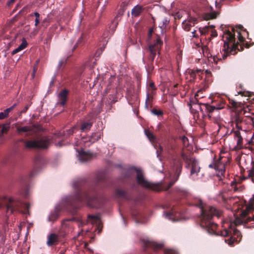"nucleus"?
Returning a JSON list of instances; mask_svg holds the SVG:
<instances>
[{"instance_id": "1", "label": "nucleus", "mask_w": 254, "mask_h": 254, "mask_svg": "<svg viewBox=\"0 0 254 254\" xmlns=\"http://www.w3.org/2000/svg\"><path fill=\"white\" fill-rule=\"evenodd\" d=\"M172 169L174 173L175 180L170 182L167 186H159L151 183L144 179L142 171L139 169L135 168L134 169L136 171L137 175L136 179L138 185L142 187L150 189L152 190L159 191L161 190H167L171 188L177 181L182 171L183 163L182 160L179 158H174L171 163Z\"/></svg>"}, {"instance_id": "2", "label": "nucleus", "mask_w": 254, "mask_h": 254, "mask_svg": "<svg viewBox=\"0 0 254 254\" xmlns=\"http://www.w3.org/2000/svg\"><path fill=\"white\" fill-rule=\"evenodd\" d=\"M234 34L230 31H227L223 35V38H226L224 44V49L225 53L228 55H235L237 53V51H242L244 49L245 45V38L243 37V33L246 32L245 29L242 26H239L238 29L236 30L237 34L238 41L235 42V29H232Z\"/></svg>"}, {"instance_id": "3", "label": "nucleus", "mask_w": 254, "mask_h": 254, "mask_svg": "<svg viewBox=\"0 0 254 254\" xmlns=\"http://www.w3.org/2000/svg\"><path fill=\"white\" fill-rule=\"evenodd\" d=\"M234 34L230 31H227L223 35V38H226L224 44V49L225 53L228 55H235L237 53V51H242L244 49L245 45V38L243 37V33L246 32L245 29L242 26H239L238 29L236 30L237 34L238 41L235 42V29H232Z\"/></svg>"}, {"instance_id": "4", "label": "nucleus", "mask_w": 254, "mask_h": 254, "mask_svg": "<svg viewBox=\"0 0 254 254\" xmlns=\"http://www.w3.org/2000/svg\"><path fill=\"white\" fill-rule=\"evenodd\" d=\"M201 208V216L200 218V225L201 227L205 228L208 233L210 234H215L216 235V229L217 227L216 223L212 221V217L214 216L219 218L222 214V211L216 209L213 206H207L205 208Z\"/></svg>"}, {"instance_id": "5", "label": "nucleus", "mask_w": 254, "mask_h": 254, "mask_svg": "<svg viewBox=\"0 0 254 254\" xmlns=\"http://www.w3.org/2000/svg\"><path fill=\"white\" fill-rule=\"evenodd\" d=\"M169 22V21L167 19H164L162 20L163 25L161 26H159L158 28L155 27L150 29L148 35V39L150 38L153 33H154L156 38L154 43L151 44L149 46V59L153 62L156 55L157 52L159 53V51L163 44V42L160 40V36L162 35L165 32L164 29Z\"/></svg>"}, {"instance_id": "6", "label": "nucleus", "mask_w": 254, "mask_h": 254, "mask_svg": "<svg viewBox=\"0 0 254 254\" xmlns=\"http://www.w3.org/2000/svg\"><path fill=\"white\" fill-rule=\"evenodd\" d=\"M0 197H4L3 200L0 203V209L4 208L6 213L9 212L12 214L15 211L20 210V208L22 207L24 209L23 213L29 215V209H30V204L28 203H22L20 201L14 199L12 198H7L5 196L0 195Z\"/></svg>"}, {"instance_id": "7", "label": "nucleus", "mask_w": 254, "mask_h": 254, "mask_svg": "<svg viewBox=\"0 0 254 254\" xmlns=\"http://www.w3.org/2000/svg\"><path fill=\"white\" fill-rule=\"evenodd\" d=\"M142 243L144 246V250L151 249L154 252H158L164 250V254H177V252L171 249H165L164 244L162 243H158L155 241H151L148 240L142 239Z\"/></svg>"}, {"instance_id": "8", "label": "nucleus", "mask_w": 254, "mask_h": 254, "mask_svg": "<svg viewBox=\"0 0 254 254\" xmlns=\"http://www.w3.org/2000/svg\"><path fill=\"white\" fill-rule=\"evenodd\" d=\"M27 148H47L49 145L50 140L46 137H37L35 139L24 141Z\"/></svg>"}, {"instance_id": "9", "label": "nucleus", "mask_w": 254, "mask_h": 254, "mask_svg": "<svg viewBox=\"0 0 254 254\" xmlns=\"http://www.w3.org/2000/svg\"><path fill=\"white\" fill-rule=\"evenodd\" d=\"M234 223L236 225L244 224L247 225V227L254 228V215L250 216L246 210L244 211L240 217L235 218Z\"/></svg>"}, {"instance_id": "10", "label": "nucleus", "mask_w": 254, "mask_h": 254, "mask_svg": "<svg viewBox=\"0 0 254 254\" xmlns=\"http://www.w3.org/2000/svg\"><path fill=\"white\" fill-rule=\"evenodd\" d=\"M200 92V90L197 91V92L195 94L194 97L190 98V101L188 103V105L189 106L190 108H192V106H194V105L202 104L205 106L207 111L209 113H211L215 110H218L223 108V106L217 107L215 106H211L208 103H201L199 101V96Z\"/></svg>"}, {"instance_id": "11", "label": "nucleus", "mask_w": 254, "mask_h": 254, "mask_svg": "<svg viewBox=\"0 0 254 254\" xmlns=\"http://www.w3.org/2000/svg\"><path fill=\"white\" fill-rule=\"evenodd\" d=\"M181 157L187 164L186 167L187 168H189L191 166L190 175L197 174L199 172L200 167L198 166V163L195 159L187 155L183 152L181 153Z\"/></svg>"}, {"instance_id": "12", "label": "nucleus", "mask_w": 254, "mask_h": 254, "mask_svg": "<svg viewBox=\"0 0 254 254\" xmlns=\"http://www.w3.org/2000/svg\"><path fill=\"white\" fill-rule=\"evenodd\" d=\"M94 198H91L86 192H80L76 197V200L79 201H86L88 205Z\"/></svg>"}, {"instance_id": "13", "label": "nucleus", "mask_w": 254, "mask_h": 254, "mask_svg": "<svg viewBox=\"0 0 254 254\" xmlns=\"http://www.w3.org/2000/svg\"><path fill=\"white\" fill-rule=\"evenodd\" d=\"M197 22V20L196 18H191L189 20L183 22V27L186 31H189L190 30V27L194 26Z\"/></svg>"}, {"instance_id": "14", "label": "nucleus", "mask_w": 254, "mask_h": 254, "mask_svg": "<svg viewBox=\"0 0 254 254\" xmlns=\"http://www.w3.org/2000/svg\"><path fill=\"white\" fill-rule=\"evenodd\" d=\"M221 160L222 158H220L215 162L214 169L222 175L225 171V165Z\"/></svg>"}, {"instance_id": "15", "label": "nucleus", "mask_w": 254, "mask_h": 254, "mask_svg": "<svg viewBox=\"0 0 254 254\" xmlns=\"http://www.w3.org/2000/svg\"><path fill=\"white\" fill-rule=\"evenodd\" d=\"M218 15L219 12L213 11L204 13L202 17L204 20H208L216 18Z\"/></svg>"}, {"instance_id": "16", "label": "nucleus", "mask_w": 254, "mask_h": 254, "mask_svg": "<svg viewBox=\"0 0 254 254\" xmlns=\"http://www.w3.org/2000/svg\"><path fill=\"white\" fill-rule=\"evenodd\" d=\"M68 91L66 90H62L59 95V98L60 100V102L59 104L61 106H64L66 102L67 99Z\"/></svg>"}, {"instance_id": "17", "label": "nucleus", "mask_w": 254, "mask_h": 254, "mask_svg": "<svg viewBox=\"0 0 254 254\" xmlns=\"http://www.w3.org/2000/svg\"><path fill=\"white\" fill-rule=\"evenodd\" d=\"M91 157L90 154L84 151H81L78 154L79 160L81 162L89 161Z\"/></svg>"}, {"instance_id": "18", "label": "nucleus", "mask_w": 254, "mask_h": 254, "mask_svg": "<svg viewBox=\"0 0 254 254\" xmlns=\"http://www.w3.org/2000/svg\"><path fill=\"white\" fill-rule=\"evenodd\" d=\"M143 9L144 8L142 6L137 5L132 9L131 14L135 17H137L141 14Z\"/></svg>"}, {"instance_id": "19", "label": "nucleus", "mask_w": 254, "mask_h": 254, "mask_svg": "<svg viewBox=\"0 0 254 254\" xmlns=\"http://www.w3.org/2000/svg\"><path fill=\"white\" fill-rule=\"evenodd\" d=\"M233 135L234 138L237 142V146L239 148H241L243 144V138L241 135L240 132L239 130L234 131Z\"/></svg>"}, {"instance_id": "20", "label": "nucleus", "mask_w": 254, "mask_h": 254, "mask_svg": "<svg viewBox=\"0 0 254 254\" xmlns=\"http://www.w3.org/2000/svg\"><path fill=\"white\" fill-rule=\"evenodd\" d=\"M201 104L194 105V106H192V108H190V112L194 114V116L196 115L197 117L198 116V111H201V108L200 107Z\"/></svg>"}, {"instance_id": "21", "label": "nucleus", "mask_w": 254, "mask_h": 254, "mask_svg": "<svg viewBox=\"0 0 254 254\" xmlns=\"http://www.w3.org/2000/svg\"><path fill=\"white\" fill-rule=\"evenodd\" d=\"M16 127L17 131L19 133H20L22 132H30L32 130V127L28 126H25L23 127L17 126Z\"/></svg>"}, {"instance_id": "22", "label": "nucleus", "mask_w": 254, "mask_h": 254, "mask_svg": "<svg viewBox=\"0 0 254 254\" xmlns=\"http://www.w3.org/2000/svg\"><path fill=\"white\" fill-rule=\"evenodd\" d=\"M87 221L92 224L100 222V218L98 216L88 215Z\"/></svg>"}, {"instance_id": "23", "label": "nucleus", "mask_w": 254, "mask_h": 254, "mask_svg": "<svg viewBox=\"0 0 254 254\" xmlns=\"http://www.w3.org/2000/svg\"><path fill=\"white\" fill-rule=\"evenodd\" d=\"M9 129V126L8 124L0 125V135L6 133L8 131Z\"/></svg>"}, {"instance_id": "24", "label": "nucleus", "mask_w": 254, "mask_h": 254, "mask_svg": "<svg viewBox=\"0 0 254 254\" xmlns=\"http://www.w3.org/2000/svg\"><path fill=\"white\" fill-rule=\"evenodd\" d=\"M92 123L87 122V123H83L81 126V131H85L89 130L90 129L91 127H92Z\"/></svg>"}, {"instance_id": "25", "label": "nucleus", "mask_w": 254, "mask_h": 254, "mask_svg": "<svg viewBox=\"0 0 254 254\" xmlns=\"http://www.w3.org/2000/svg\"><path fill=\"white\" fill-rule=\"evenodd\" d=\"M145 133L147 137L151 141H153L155 140V137L153 133L149 130H145Z\"/></svg>"}, {"instance_id": "26", "label": "nucleus", "mask_w": 254, "mask_h": 254, "mask_svg": "<svg viewBox=\"0 0 254 254\" xmlns=\"http://www.w3.org/2000/svg\"><path fill=\"white\" fill-rule=\"evenodd\" d=\"M76 128L75 127H73L68 130H66V133H64V131H63L62 132H60V134H59V136H62V135H67V136H69L71 134H73V133L74 132V129Z\"/></svg>"}, {"instance_id": "27", "label": "nucleus", "mask_w": 254, "mask_h": 254, "mask_svg": "<svg viewBox=\"0 0 254 254\" xmlns=\"http://www.w3.org/2000/svg\"><path fill=\"white\" fill-rule=\"evenodd\" d=\"M238 239H225V242L227 243L230 246L233 247L235 244H238L240 241H238Z\"/></svg>"}, {"instance_id": "28", "label": "nucleus", "mask_w": 254, "mask_h": 254, "mask_svg": "<svg viewBox=\"0 0 254 254\" xmlns=\"http://www.w3.org/2000/svg\"><path fill=\"white\" fill-rule=\"evenodd\" d=\"M59 239H48L47 242V244L49 246H55L58 244L59 242Z\"/></svg>"}, {"instance_id": "29", "label": "nucleus", "mask_w": 254, "mask_h": 254, "mask_svg": "<svg viewBox=\"0 0 254 254\" xmlns=\"http://www.w3.org/2000/svg\"><path fill=\"white\" fill-rule=\"evenodd\" d=\"M66 236L65 234H63L62 232L60 233V234L58 235H56L55 234H51L48 236V238H57V237H64Z\"/></svg>"}, {"instance_id": "30", "label": "nucleus", "mask_w": 254, "mask_h": 254, "mask_svg": "<svg viewBox=\"0 0 254 254\" xmlns=\"http://www.w3.org/2000/svg\"><path fill=\"white\" fill-rule=\"evenodd\" d=\"M27 46V42L25 39H23L22 43L18 47L20 51L25 49Z\"/></svg>"}, {"instance_id": "31", "label": "nucleus", "mask_w": 254, "mask_h": 254, "mask_svg": "<svg viewBox=\"0 0 254 254\" xmlns=\"http://www.w3.org/2000/svg\"><path fill=\"white\" fill-rule=\"evenodd\" d=\"M233 234H234V236H231L230 237V239H232V238H239L240 236L242 237L241 234L240 232L239 231L237 230H233Z\"/></svg>"}, {"instance_id": "32", "label": "nucleus", "mask_w": 254, "mask_h": 254, "mask_svg": "<svg viewBox=\"0 0 254 254\" xmlns=\"http://www.w3.org/2000/svg\"><path fill=\"white\" fill-rule=\"evenodd\" d=\"M34 15L36 17V19L35 20V26H37L40 23V14L37 12H34Z\"/></svg>"}, {"instance_id": "33", "label": "nucleus", "mask_w": 254, "mask_h": 254, "mask_svg": "<svg viewBox=\"0 0 254 254\" xmlns=\"http://www.w3.org/2000/svg\"><path fill=\"white\" fill-rule=\"evenodd\" d=\"M248 176L252 178V181L254 182V167L248 171Z\"/></svg>"}, {"instance_id": "34", "label": "nucleus", "mask_w": 254, "mask_h": 254, "mask_svg": "<svg viewBox=\"0 0 254 254\" xmlns=\"http://www.w3.org/2000/svg\"><path fill=\"white\" fill-rule=\"evenodd\" d=\"M91 137L93 138V141H97L101 137V133L99 132L94 133L92 135Z\"/></svg>"}, {"instance_id": "35", "label": "nucleus", "mask_w": 254, "mask_h": 254, "mask_svg": "<svg viewBox=\"0 0 254 254\" xmlns=\"http://www.w3.org/2000/svg\"><path fill=\"white\" fill-rule=\"evenodd\" d=\"M151 113L155 115L158 116L163 115V113L161 110H158L157 109H154L151 110Z\"/></svg>"}, {"instance_id": "36", "label": "nucleus", "mask_w": 254, "mask_h": 254, "mask_svg": "<svg viewBox=\"0 0 254 254\" xmlns=\"http://www.w3.org/2000/svg\"><path fill=\"white\" fill-rule=\"evenodd\" d=\"M66 59H63L60 61L58 65V67L59 68H61L63 67L66 64Z\"/></svg>"}, {"instance_id": "37", "label": "nucleus", "mask_w": 254, "mask_h": 254, "mask_svg": "<svg viewBox=\"0 0 254 254\" xmlns=\"http://www.w3.org/2000/svg\"><path fill=\"white\" fill-rule=\"evenodd\" d=\"M149 87L151 89L150 94H153V92L156 90V87L155 86L154 83L153 82H151L149 83Z\"/></svg>"}, {"instance_id": "38", "label": "nucleus", "mask_w": 254, "mask_h": 254, "mask_svg": "<svg viewBox=\"0 0 254 254\" xmlns=\"http://www.w3.org/2000/svg\"><path fill=\"white\" fill-rule=\"evenodd\" d=\"M220 235L222 237H228L229 236V232L227 230H224L223 231H222L220 232Z\"/></svg>"}, {"instance_id": "39", "label": "nucleus", "mask_w": 254, "mask_h": 254, "mask_svg": "<svg viewBox=\"0 0 254 254\" xmlns=\"http://www.w3.org/2000/svg\"><path fill=\"white\" fill-rule=\"evenodd\" d=\"M208 28V27H206L202 29L200 28L199 30L201 35H205L207 32Z\"/></svg>"}, {"instance_id": "40", "label": "nucleus", "mask_w": 254, "mask_h": 254, "mask_svg": "<svg viewBox=\"0 0 254 254\" xmlns=\"http://www.w3.org/2000/svg\"><path fill=\"white\" fill-rule=\"evenodd\" d=\"M166 217L168 218L169 219L172 220L173 221H175V219L173 218V213H165Z\"/></svg>"}, {"instance_id": "41", "label": "nucleus", "mask_w": 254, "mask_h": 254, "mask_svg": "<svg viewBox=\"0 0 254 254\" xmlns=\"http://www.w3.org/2000/svg\"><path fill=\"white\" fill-rule=\"evenodd\" d=\"M117 194L119 196H124L125 195V192L124 190H117Z\"/></svg>"}, {"instance_id": "42", "label": "nucleus", "mask_w": 254, "mask_h": 254, "mask_svg": "<svg viewBox=\"0 0 254 254\" xmlns=\"http://www.w3.org/2000/svg\"><path fill=\"white\" fill-rule=\"evenodd\" d=\"M231 187L232 189L234 190V191H237L238 190V188L236 187V183L235 182H232L231 183Z\"/></svg>"}, {"instance_id": "43", "label": "nucleus", "mask_w": 254, "mask_h": 254, "mask_svg": "<svg viewBox=\"0 0 254 254\" xmlns=\"http://www.w3.org/2000/svg\"><path fill=\"white\" fill-rule=\"evenodd\" d=\"M7 116L4 113V112L0 113V120H2L6 118Z\"/></svg>"}, {"instance_id": "44", "label": "nucleus", "mask_w": 254, "mask_h": 254, "mask_svg": "<svg viewBox=\"0 0 254 254\" xmlns=\"http://www.w3.org/2000/svg\"><path fill=\"white\" fill-rule=\"evenodd\" d=\"M12 110V108H7L6 109H5V110H4V113L8 116V114L9 113V112L10 111H11Z\"/></svg>"}, {"instance_id": "45", "label": "nucleus", "mask_w": 254, "mask_h": 254, "mask_svg": "<svg viewBox=\"0 0 254 254\" xmlns=\"http://www.w3.org/2000/svg\"><path fill=\"white\" fill-rule=\"evenodd\" d=\"M150 103V97H149V94L148 93L147 94V97L146 99V106H147L148 104Z\"/></svg>"}, {"instance_id": "46", "label": "nucleus", "mask_w": 254, "mask_h": 254, "mask_svg": "<svg viewBox=\"0 0 254 254\" xmlns=\"http://www.w3.org/2000/svg\"><path fill=\"white\" fill-rule=\"evenodd\" d=\"M182 141L184 143L185 145L187 144V142L188 141V139L187 137L184 136L182 138Z\"/></svg>"}, {"instance_id": "47", "label": "nucleus", "mask_w": 254, "mask_h": 254, "mask_svg": "<svg viewBox=\"0 0 254 254\" xmlns=\"http://www.w3.org/2000/svg\"><path fill=\"white\" fill-rule=\"evenodd\" d=\"M190 75L191 78H195L196 76L195 72L192 70L190 71Z\"/></svg>"}, {"instance_id": "48", "label": "nucleus", "mask_w": 254, "mask_h": 254, "mask_svg": "<svg viewBox=\"0 0 254 254\" xmlns=\"http://www.w3.org/2000/svg\"><path fill=\"white\" fill-rule=\"evenodd\" d=\"M37 69V65H34V67H33V73H32V76H33V77L35 76V73L36 72Z\"/></svg>"}, {"instance_id": "49", "label": "nucleus", "mask_w": 254, "mask_h": 254, "mask_svg": "<svg viewBox=\"0 0 254 254\" xmlns=\"http://www.w3.org/2000/svg\"><path fill=\"white\" fill-rule=\"evenodd\" d=\"M20 50L18 48H16L15 49H14L11 53L12 55H14L17 53H18L19 52H20Z\"/></svg>"}, {"instance_id": "50", "label": "nucleus", "mask_w": 254, "mask_h": 254, "mask_svg": "<svg viewBox=\"0 0 254 254\" xmlns=\"http://www.w3.org/2000/svg\"><path fill=\"white\" fill-rule=\"evenodd\" d=\"M88 243H85V245H84V247L87 249L88 250L90 253H93V251L92 250L89 249L88 247Z\"/></svg>"}, {"instance_id": "51", "label": "nucleus", "mask_w": 254, "mask_h": 254, "mask_svg": "<svg viewBox=\"0 0 254 254\" xmlns=\"http://www.w3.org/2000/svg\"><path fill=\"white\" fill-rule=\"evenodd\" d=\"M217 36V32L215 30H213L212 31V33H211V36L215 37H216Z\"/></svg>"}, {"instance_id": "52", "label": "nucleus", "mask_w": 254, "mask_h": 254, "mask_svg": "<svg viewBox=\"0 0 254 254\" xmlns=\"http://www.w3.org/2000/svg\"><path fill=\"white\" fill-rule=\"evenodd\" d=\"M15 0H9L7 2V5H11V4L15 2Z\"/></svg>"}, {"instance_id": "53", "label": "nucleus", "mask_w": 254, "mask_h": 254, "mask_svg": "<svg viewBox=\"0 0 254 254\" xmlns=\"http://www.w3.org/2000/svg\"><path fill=\"white\" fill-rule=\"evenodd\" d=\"M85 233H86V232H83V231H82L81 232L78 233V237H79V236H82V237L85 236L84 235V234H85Z\"/></svg>"}, {"instance_id": "54", "label": "nucleus", "mask_w": 254, "mask_h": 254, "mask_svg": "<svg viewBox=\"0 0 254 254\" xmlns=\"http://www.w3.org/2000/svg\"><path fill=\"white\" fill-rule=\"evenodd\" d=\"M215 165V162L213 164H211L209 165V167L211 168H214V165Z\"/></svg>"}, {"instance_id": "55", "label": "nucleus", "mask_w": 254, "mask_h": 254, "mask_svg": "<svg viewBox=\"0 0 254 254\" xmlns=\"http://www.w3.org/2000/svg\"><path fill=\"white\" fill-rule=\"evenodd\" d=\"M195 32H196V30H194L192 32V33L193 34L192 36L193 37H197V36L195 34Z\"/></svg>"}, {"instance_id": "56", "label": "nucleus", "mask_w": 254, "mask_h": 254, "mask_svg": "<svg viewBox=\"0 0 254 254\" xmlns=\"http://www.w3.org/2000/svg\"><path fill=\"white\" fill-rule=\"evenodd\" d=\"M29 228V227H27V228H26V232L25 233V237H27V235H28V229Z\"/></svg>"}, {"instance_id": "57", "label": "nucleus", "mask_w": 254, "mask_h": 254, "mask_svg": "<svg viewBox=\"0 0 254 254\" xmlns=\"http://www.w3.org/2000/svg\"><path fill=\"white\" fill-rule=\"evenodd\" d=\"M39 62H40V60H39V59H38V60H37L36 61V64H35L34 65H37H37H38V64H39Z\"/></svg>"}, {"instance_id": "58", "label": "nucleus", "mask_w": 254, "mask_h": 254, "mask_svg": "<svg viewBox=\"0 0 254 254\" xmlns=\"http://www.w3.org/2000/svg\"><path fill=\"white\" fill-rule=\"evenodd\" d=\"M16 106H17V104L15 103L13 105V106L10 107V108H12V110H13Z\"/></svg>"}, {"instance_id": "59", "label": "nucleus", "mask_w": 254, "mask_h": 254, "mask_svg": "<svg viewBox=\"0 0 254 254\" xmlns=\"http://www.w3.org/2000/svg\"><path fill=\"white\" fill-rule=\"evenodd\" d=\"M200 90L201 91V92L199 93V99L200 98H203V96H201V94H201V93H202V91H201V90Z\"/></svg>"}, {"instance_id": "60", "label": "nucleus", "mask_w": 254, "mask_h": 254, "mask_svg": "<svg viewBox=\"0 0 254 254\" xmlns=\"http://www.w3.org/2000/svg\"><path fill=\"white\" fill-rule=\"evenodd\" d=\"M101 230H102V228H100V229H99V227H98V230L97 233H100V232H101Z\"/></svg>"}, {"instance_id": "61", "label": "nucleus", "mask_w": 254, "mask_h": 254, "mask_svg": "<svg viewBox=\"0 0 254 254\" xmlns=\"http://www.w3.org/2000/svg\"><path fill=\"white\" fill-rule=\"evenodd\" d=\"M28 106L27 105V106H26L25 107V110L24 111V112H26V111H27V110L28 109Z\"/></svg>"}, {"instance_id": "62", "label": "nucleus", "mask_w": 254, "mask_h": 254, "mask_svg": "<svg viewBox=\"0 0 254 254\" xmlns=\"http://www.w3.org/2000/svg\"><path fill=\"white\" fill-rule=\"evenodd\" d=\"M205 72H206V73H210V71H208V70H206L205 71Z\"/></svg>"}, {"instance_id": "63", "label": "nucleus", "mask_w": 254, "mask_h": 254, "mask_svg": "<svg viewBox=\"0 0 254 254\" xmlns=\"http://www.w3.org/2000/svg\"><path fill=\"white\" fill-rule=\"evenodd\" d=\"M19 237H22V234H21V232H20Z\"/></svg>"}, {"instance_id": "64", "label": "nucleus", "mask_w": 254, "mask_h": 254, "mask_svg": "<svg viewBox=\"0 0 254 254\" xmlns=\"http://www.w3.org/2000/svg\"><path fill=\"white\" fill-rule=\"evenodd\" d=\"M76 45H75V46L74 47V48H73V50H74V49H75L76 48Z\"/></svg>"}]
</instances>
